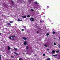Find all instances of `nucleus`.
Listing matches in <instances>:
<instances>
[{"instance_id": "f257e3e1", "label": "nucleus", "mask_w": 60, "mask_h": 60, "mask_svg": "<svg viewBox=\"0 0 60 60\" xmlns=\"http://www.w3.org/2000/svg\"><path fill=\"white\" fill-rule=\"evenodd\" d=\"M30 20L31 21H34V18L32 17H31L30 18Z\"/></svg>"}, {"instance_id": "f03ea898", "label": "nucleus", "mask_w": 60, "mask_h": 60, "mask_svg": "<svg viewBox=\"0 0 60 60\" xmlns=\"http://www.w3.org/2000/svg\"><path fill=\"white\" fill-rule=\"evenodd\" d=\"M8 50H10L11 49V47L10 46L8 47Z\"/></svg>"}, {"instance_id": "7ed1b4c3", "label": "nucleus", "mask_w": 60, "mask_h": 60, "mask_svg": "<svg viewBox=\"0 0 60 60\" xmlns=\"http://www.w3.org/2000/svg\"><path fill=\"white\" fill-rule=\"evenodd\" d=\"M27 43V42L26 41L25 42H24V45H26Z\"/></svg>"}, {"instance_id": "20e7f679", "label": "nucleus", "mask_w": 60, "mask_h": 60, "mask_svg": "<svg viewBox=\"0 0 60 60\" xmlns=\"http://www.w3.org/2000/svg\"><path fill=\"white\" fill-rule=\"evenodd\" d=\"M14 49H15V50H16V51L18 50V49H17V48H14Z\"/></svg>"}, {"instance_id": "39448f33", "label": "nucleus", "mask_w": 60, "mask_h": 60, "mask_svg": "<svg viewBox=\"0 0 60 60\" xmlns=\"http://www.w3.org/2000/svg\"><path fill=\"white\" fill-rule=\"evenodd\" d=\"M22 18H26V16H22Z\"/></svg>"}, {"instance_id": "423d86ee", "label": "nucleus", "mask_w": 60, "mask_h": 60, "mask_svg": "<svg viewBox=\"0 0 60 60\" xmlns=\"http://www.w3.org/2000/svg\"><path fill=\"white\" fill-rule=\"evenodd\" d=\"M55 52H55V51L54 50L52 51V52L53 54V53H55Z\"/></svg>"}, {"instance_id": "0eeeda50", "label": "nucleus", "mask_w": 60, "mask_h": 60, "mask_svg": "<svg viewBox=\"0 0 60 60\" xmlns=\"http://www.w3.org/2000/svg\"><path fill=\"white\" fill-rule=\"evenodd\" d=\"M28 1L30 2V3H31V2H32L33 1L32 0H28Z\"/></svg>"}, {"instance_id": "6e6552de", "label": "nucleus", "mask_w": 60, "mask_h": 60, "mask_svg": "<svg viewBox=\"0 0 60 60\" xmlns=\"http://www.w3.org/2000/svg\"><path fill=\"white\" fill-rule=\"evenodd\" d=\"M14 53L15 54H16V55H19V54L17 53L16 52H14Z\"/></svg>"}, {"instance_id": "1a4fd4ad", "label": "nucleus", "mask_w": 60, "mask_h": 60, "mask_svg": "<svg viewBox=\"0 0 60 60\" xmlns=\"http://www.w3.org/2000/svg\"><path fill=\"white\" fill-rule=\"evenodd\" d=\"M18 21H22V20H20V19H18Z\"/></svg>"}, {"instance_id": "9d476101", "label": "nucleus", "mask_w": 60, "mask_h": 60, "mask_svg": "<svg viewBox=\"0 0 60 60\" xmlns=\"http://www.w3.org/2000/svg\"><path fill=\"white\" fill-rule=\"evenodd\" d=\"M7 24L6 25H10V23H7Z\"/></svg>"}, {"instance_id": "9b49d317", "label": "nucleus", "mask_w": 60, "mask_h": 60, "mask_svg": "<svg viewBox=\"0 0 60 60\" xmlns=\"http://www.w3.org/2000/svg\"><path fill=\"white\" fill-rule=\"evenodd\" d=\"M52 56H54V57H55V56H57V55H53Z\"/></svg>"}, {"instance_id": "f8f14e48", "label": "nucleus", "mask_w": 60, "mask_h": 60, "mask_svg": "<svg viewBox=\"0 0 60 60\" xmlns=\"http://www.w3.org/2000/svg\"><path fill=\"white\" fill-rule=\"evenodd\" d=\"M23 28H25V29H26V26H23Z\"/></svg>"}, {"instance_id": "ddd939ff", "label": "nucleus", "mask_w": 60, "mask_h": 60, "mask_svg": "<svg viewBox=\"0 0 60 60\" xmlns=\"http://www.w3.org/2000/svg\"><path fill=\"white\" fill-rule=\"evenodd\" d=\"M23 39L25 40H27V38H23Z\"/></svg>"}, {"instance_id": "4468645a", "label": "nucleus", "mask_w": 60, "mask_h": 60, "mask_svg": "<svg viewBox=\"0 0 60 60\" xmlns=\"http://www.w3.org/2000/svg\"><path fill=\"white\" fill-rule=\"evenodd\" d=\"M11 37L9 36V40H11Z\"/></svg>"}, {"instance_id": "2eb2a0df", "label": "nucleus", "mask_w": 60, "mask_h": 60, "mask_svg": "<svg viewBox=\"0 0 60 60\" xmlns=\"http://www.w3.org/2000/svg\"><path fill=\"white\" fill-rule=\"evenodd\" d=\"M59 52V50H58L57 51H56V53H58V52Z\"/></svg>"}, {"instance_id": "dca6fc26", "label": "nucleus", "mask_w": 60, "mask_h": 60, "mask_svg": "<svg viewBox=\"0 0 60 60\" xmlns=\"http://www.w3.org/2000/svg\"><path fill=\"white\" fill-rule=\"evenodd\" d=\"M53 34H56V32H55L53 31Z\"/></svg>"}, {"instance_id": "f3484780", "label": "nucleus", "mask_w": 60, "mask_h": 60, "mask_svg": "<svg viewBox=\"0 0 60 60\" xmlns=\"http://www.w3.org/2000/svg\"><path fill=\"white\" fill-rule=\"evenodd\" d=\"M44 46L45 47H47V46L45 44L44 45Z\"/></svg>"}, {"instance_id": "a211bd4d", "label": "nucleus", "mask_w": 60, "mask_h": 60, "mask_svg": "<svg viewBox=\"0 0 60 60\" xmlns=\"http://www.w3.org/2000/svg\"><path fill=\"white\" fill-rule=\"evenodd\" d=\"M34 3L35 4H38V3H37V2H34Z\"/></svg>"}, {"instance_id": "6ab92c4d", "label": "nucleus", "mask_w": 60, "mask_h": 60, "mask_svg": "<svg viewBox=\"0 0 60 60\" xmlns=\"http://www.w3.org/2000/svg\"><path fill=\"white\" fill-rule=\"evenodd\" d=\"M47 60H50V58H48L47 59Z\"/></svg>"}, {"instance_id": "aec40b11", "label": "nucleus", "mask_w": 60, "mask_h": 60, "mask_svg": "<svg viewBox=\"0 0 60 60\" xmlns=\"http://www.w3.org/2000/svg\"><path fill=\"white\" fill-rule=\"evenodd\" d=\"M19 60H22V59L20 58H19Z\"/></svg>"}, {"instance_id": "412c9836", "label": "nucleus", "mask_w": 60, "mask_h": 60, "mask_svg": "<svg viewBox=\"0 0 60 60\" xmlns=\"http://www.w3.org/2000/svg\"><path fill=\"white\" fill-rule=\"evenodd\" d=\"M30 17V16L29 15H28V16H27V17H28V18H29V17Z\"/></svg>"}, {"instance_id": "4be33fe9", "label": "nucleus", "mask_w": 60, "mask_h": 60, "mask_svg": "<svg viewBox=\"0 0 60 60\" xmlns=\"http://www.w3.org/2000/svg\"><path fill=\"white\" fill-rule=\"evenodd\" d=\"M13 21H10V23H13Z\"/></svg>"}, {"instance_id": "5701e85b", "label": "nucleus", "mask_w": 60, "mask_h": 60, "mask_svg": "<svg viewBox=\"0 0 60 60\" xmlns=\"http://www.w3.org/2000/svg\"><path fill=\"white\" fill-rule=\"evenodd\" d=\"M26 49H28V46H27L26 47Z\"/></svg>"}, {"instance_id": "b1692460", "label": "nucleus", "mask_w": 60, "mask_h": 60, "mask_svg": "<svg viewBox=\"0 0 60 60\" xmlns=\"http://www.w3.org/2000/svg\"><path fill=\"white\" fill-rule=\"evenodd\" d=\"M31 11H34V9H31Z\"/></svg>"}, {"instance_id": "393cba45", "label": "nucleus", "mask_w": 60, "mask_h": 60, "mask_svg": "<svg viewBox=\"0 0 60 60\" xmlns=\"http://www.w3.org/2000/svg\"><path fill=\"white\" fill-rule=\"evenodd\" d=\"M54 45L55 46V45H56V43H54Z\"/></svg>"}, {"instance_id": "a878e982", "label": "nucleus", "mask_w": 60, "mask_h": 60, "mask_svg": "<svg viewBox=\"0 0 60 60\" xmlns=\"http://www.w3.org/2000/svg\"><path fill=\"white\" fill-rule=\"evenodd\" d=\"M49 33H47L46 34L47 35H49Z\"/></svg>"}, {"instance_id": "bb28decb", "label": "nucleus", "mask_w": 60, "mask_h": 60, "mask_svg": "<svg viewBox=\"0 0 60 60\" xmlns=\"http://www.w3.org/2000/svg\"><path fill=\"white\" fill-rule=\"evenodd\" d=\"M43 56H46V55H45V54H43Z\"/></svg>"}, {"instance_id": "cd10ccee", "label": "nucleus", "mask_w": 60, "mask_h": 60, "mask_svg": "<svg viewBox=\"0 0 60 60\" xmlns=\"http://www.w3.org/2000/svg\"><path fill=\"white\" fill-rule=\"evenodd\" d=\"M40 21L41 22H43V21H41V20H40Z\"/></svg>"}, {"instance_id": "c85d7f7f", "label": "nucleus", "mask_w": 60, "mask_h": 60, "mask_svg": "<svg viewBox=\"0 0 60 60\" xmlns=\"http://www.w3.org/2000/svg\"><path fill=\"white\" fill-rule=\"evenodd\" d=\"M24 30V29H22V30L21 31H23Z\"/></svg>"}, {"instance_id": "c756f323", "label": "nucleus", "mask_w": 60, "mask_h": 60, "mask_svg": "<svg viewBox=\"0 0 60 60\" xmlns=\"http://www.w3.org/2000/svg\"><path fill=\"white\" fill-rule=\"evenodd\" d=\"M11 37L12 38H14V37H13V36H12Z\"/></svg>"}, {"instance_id": "7c9ffc66", "label": "nucleus", "mask_w": 60, "mask_h": 60, "mask_svg": "<svg viewBox=\"0 0 60 60\" xmlns=\"http://www.w3.org/2000/svg\"><path fill=\"white\" fill-rule=\"evenodd\" d=\"M36 27L37 28V27H38V26H37V25H36Z\"/></svg>"}, {"instance_id": "2f4dec72", "label": "nucleus", "mask_w": 60, "mask_h": 60, "mask_svg": "<svg viewBox=\"0 0 60 60\" xmlns=\"http://www.w3.org/2000/svg\"><path fill=\"white\" fill-rule=\"evenodd\" d=\"M12 40H15V39H14V38L12 39Z\"/></svg>"}, {"instance_id": "473e14b6", "label": "nucleus", "mask_w": 60, "mask_h": 60, "mask_svg": "<svg viewBox=\"0 0 60 60\" xmlns=\"http://www.w3.org/2000/svg\"><path fill=\"white\" fill-rule=\"evenodd\" d=\"M1 58V54H0V59Z\"/></svg>"}, {"instance_id": "72a5a7b5", "label": "nucleus", "mask_w": 60, "mask_h": 60, "mask_svg": "<svg viewBox=\"0 0 60 60\" xmlns=\"http://www.w3.org/2000/svg\"><path fill=\"white\" fill-rule=\"evenodd\" d=\"M49 6H47V8H49Z\"/></svg>"}, {"instance_id": "f704fd0d", "label": "nucleus", "mask_w": 60, "mask_h": 60, "mask_svg": "<svg viewBox=\"0 0 60 60\" xmlns=\"http://www.w3.org/2000/svg\"><path fill=\"white\" fill-rule=\"evenodd\" d=\"M37 33H39V32H38V31H37Z\"/></svg>"}, {"instance_id": "c9c22d12", "label": "nucleus", "mask_w": 60, "mask_h": 60, "mask_svg": "<svg viewBox=\"0 0 60 60\" xmlns=\"http://www.w3.org/2000/svg\"><path fill=\"white\" fill-rule=\"evenodd\" d=\"M58 47H59V48H60V45H59V46H58Z\"/></svg>"}, {"instance_id": "e433bc0d", "label": "nucleus", "mask_w": 60, "mask_h": 60, "mask_svg": "<svg viewBox=\"0 0 60 60\" xmlns=\"http://www.w3.org/2000/svg\"><path fill=\"white\" fill-rule=\"evenodd\" d=\"M47 50H49V49H47Z\"/></svg>"}, {"instance_id": "4c0bfd02", "label": "nucleus", "mask_w": 60, "mask_h": 60, "mask_svg": "<svg viewBox=\"0 0 60 60\" xmlns=\"http://www.w3.org/2000/svg\"><path fill=\"white\" fill-rule=\"evenodd\" d=\"M12 4H13V1H12Z\"/></svg>"}, {"instance_id": "58836bf2", "label": "nucleus", "mask_w": 60, "mask_h": 60, "mask_svg": "<svg viewBox=\"0 0 60 60\" xmlns=\"http://www.w3.org/2000/svg\"><path fill=\"white\" fill-rule=\"evenodd\" d=\"M11 57H12V58H13V57H13V56H11Z\"/></svg>"}, {"instance_id": "ea45409f", "label": "nucleus", "mask_w": 60, "mask_h": 60, "mask_svg": "<svg viewBox=\"0 0 60 60\" xmlns=\"http://www.w3.org/2000/svg\"><path fill=\"white\" fill-rule=\"evenodd\" d=\"M14 37H16V36H15V35H14Z\"/></svg>"}, {"instance_id": "a19ab883", "label": "nucleus", "mask_w": 60, "mask_h": 60, "mask_svg": "<svg viewBox=\"0 0 60 60\" xmlns=\"http://www.w3.org/2000/svg\"><path fill=\"white\" fill-rule=\"evenodd\" d=\"M7 29V28H5V29Z\"/></svg>"}, {"instance_id": "79ce46f5", "label": "nucleus", "mask_w": 60, "mask_h": 60, "mask_svg": "<svg viewBox=\"0 0 60 60\" xmlns=\"http://www.w3.org/2000/svg\"><path fill=\"white\" fill-rule=\"evenodd\" d=\"M1 33H0V35H1Z\"/></svg>"}, {"instance_id": "37998d69", "label": "nucleus", "mask_w": 60, "mask_h": 60, "mask_svg": "<svg viewBox=\"0 0 60 60\" xmlns=\"http://www.w3.org/2000/svg\"><path fill=\"white\" fill-rule=\"evenodd\" d=\"M35 56H37V55H35Z\"/></svg>"}, {"instance_id": "c03bdc74", "label": "nucleus", "mask_w": 60, "mask_h": 60, "mask_svg": "<svg viewBox=\"0 0 60 60\" xmlns=\"http://www.w3.org/2000/svg\"><path fill=\"white\" fill-rule=\"evenodd\" d=\"M59 40H60V37L59 38Z\"/></svg>"}, {"instance_id": "a18cd8bd", "label": "nucleus", "mask_w": 60, "mask_h": 60, "mask_svg": "<svg viewBox=\"0 0 60 60\" xmlns=\"http://www.w3.org/2000/svg\"><path fill=\"white\" fill-rule=\"evenodd\" d=\"M49 53H50V52H49Z\"/></svg>"}, {"instance_id": "49530a36", "label": "nucleus", "mask_w": 60, "mask_h": 60, "mask_svg": "<svg viewBox=\"0 0 60 60\" xmlns=\"http://www.w3.org/2000/svg\"><path fill=\"white\" fill-rule=\"evenodd\" d=\"M11 24L10 26H11Z\"/></svg>"}]
</instances>
